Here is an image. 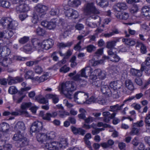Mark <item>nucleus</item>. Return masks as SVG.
Returning a JSON list of instances; mask_svg holds the SVG:
<instances>
[{
  "mask_svg": "<svg viewBox=\"0 0 150 150\" xmlns=\"http://www.w3.org/2000/svg\"><path fill=\"white\" fill-rule=\"evenodd\" d=\"M76 85L74 81H67L61 85V91L65 96L69 99H71L72 92L76 89Z\"/></svg>",
  "mask_w": 150,
  "mask_h": 150,
  "instance_id": "f257e3e1",
  "label": "nucleus"
},
{
  "mask_svg": "<svg viewBox=\"0 0 150 150\" xmlns=\"http://www.w3.org/2000/svg\"><path fill=\"white\" fill-rule=\"evenodd\" d=\"M34 47L38 50L41 49L47 50L52 47L54 44V41L52 39H48L44 40L41 43L40 41L36 38H33L31 40Z\"/></svg>",
  "mask_w": 150,
  "mask_h": 150,
  "instance_id": "f03ea898",
  "label": "nucleus"
},
{
  "mask_svg": "<svg viewBox=\"0 0 150 150\" xmlns=\"http://www.w3.org/2000/svg\"><path fill=\"white\" fill-rule=\"evenodd\" d=\"M56 133L53 131L47 132L46 134L40 133L36 136L37 140L45 145V147L47 149L46 145L50 144L51 141L56 137Z\"/></svg>",
  "mask_w": 150,
  "mask_h": 150,
  "instance_id": "7ed1b4c3",
  "label": "nucleus"
},
{
  "mask_svg": "<svg viewBox=\"0 0 150 150\" xmlns=\"http://www.w3.org/2000/svg\"><path fill=\"white\" fill-rule=\"evenodd\" d=\"M84 11L86 15L92 18L96 19L99 18L96 14L100 13L99 10L96 8L93 3H88L84 6Z\"/></svg>",
  "mask_w": 150,
  "mask_h": 150,
  "instance_id": "20e7f679",
  "label": "nucleus"
},
{
  "mask_svg": "<svg viewBox=\"0 0 150 150\" xmlns=\"http://www.w3.org/2000/svg\"><path fill=\"white\" fill-rule=\"evenodd\" d=\"M67 139L61 138L59 142H53L46 145L48 150H59V148H64L68 145Z\"/></svg>",
  "mask_w": 150,
  "mask_h": 150,
  "instance_id": "39448f33",
  "label": "nucleus"
},
{
  "mask_svg": "<svg viewBox=\"0 0 150 150\" xmlns=\"http://www.w3.org/2000/svg\"><path fill=\"white\" fill-rule=\"evenodd\" d=\"M110 109L109 111L113 112L112 113H111L107 111L104 112L102 113L104 116L103 121L105 122H108L111 119L114 117L116 114L115 112H117L120 110L119 105L117 104L115 105L110 106Z\"/></svg>",
  "mask_w": 150,
  "mask_h": 150,
  "instance_id": "423d86ee",
  "label": "nucleus"
},
{
  "mask_svg": "<svg viewBox=\"0 0 150 150\" xmlns=\"http://www.w3.org/2000/svg\"><path fill=\"white\" fill-rule=\"evenodd\" d=\"M27 0H11L13 4H18L19 5L16 8V10L17 13L26 12L30 10V8L29 5L25 3Z\"/></svg>",
  "mask_w": 150,
  "mask_h": 150,
  "instance_id": "0eeeda50",
  "label": "nucleus"
},
{
  "mask_svg": "<svg viewBox=\"0 0 150 150\" xmlns=\"http://www.w3.org/2000/svg\"><path fill=\"white\" fill-rule=\"evenodd\" d=\"M63 22V19H60L58 20V18H56L51 19L49 22L46 21H42L41 24L42 26L48 29L52 30L54 29L58 24L62 25Z\"/></svg>",
  "mask_w": 150,
  "mask_h": 150,
  "instance_id": "6e6552de",
  "label": "nucleus"
},
{
  "mask_svg": "<svg viewBox=\"0 0 150 150\" xmlns=\"http://www.w3.org/2000/svg\"><path fill=\"white\" fill-rule=\"evenodd\" d=\"M48 9L47 6L40 4H38L34 7L35 13L40 18L44 17Z\"/></svg>",
  "mask_w": 150,
  "mask_h": 150,
  "instance_id": "1a4fd4ad",
  "label": "nucleus"
},
{
  "mask_svg": "<svg viewBox=\"0 0 150 150\" xmlns=\"http://www.w3.org/2000/svg\"><path fill=\"white\" fill-rule=\"evenodd\" d=\"M88 98V94L84 92L78 91L74 94V98L75 101L78 102L79 101L85 103L86 100Z\"/></svg>",
  "mask_w": 150,
  "mask_h": 150,
  "instance_id": "9d476101",
  "label": "nucleus"
},
{
  "mask_svg": "<svg viewBox=\"0 0 150 150\" xmlns=\"http://www.w3.org/2000/svg\"><path fill=\"white\" fill-rule=\"evenodd\" d=\"M64 13L65 16L69 19H76L79 16L77 11L70 8L65 10Z\"/></svg>",
  "mask_w": 150,
  "mask_h": 150,
  "instance_id": "9b49d317",
  "label": "nucleus"
},
{
  "mask_svg": "<svg viewBox=\"0 0 150 150\" xmlns=\"http://www.w3.org/2000/svg\"><path fill=\"white\" fill-rule=\"evenodd\" d=\"M43 128L42 123L38 121L34 122L31 127L30 130L33 132H38L41 131Z\"/></svg>",
  "mask_w": 150,
  "mask_h": 150,
  "instance_id": "f8f14e48",
  "label": "nucleus"
},
{
  "mask_svg": "<svg viewBox=\"0 0 150 150\" xmlns=\"http://www.w3.org/2000/svg\"><path fill=\"white\" fill-rule=\"evenodd\" d=\"M128 7L125 3L121 2L117 4L114 7L113 10L116 13H117L121 12L120 11L123 10H126L127 9Z\"/></svg>",
  "mask_w": 150,
  "mask_h": 150,
  "instance_id": "ddd939ff",
  "label": "nucleus"
},
{
  "mask_svg": "<svg viewBox=\"0 0 150 150\" xmlns=\"http://www.w3.org/2000/svg\"><path fill=\"white\" fill-rule=\"evenodd\" d=\"M12 63L11 58L2 57L0 58V64L4 67H7Z\"/></svg>",
  "mask_w": 150,
  "mask_h": 150,
  "instance_id": "4468645a",
  "label": "nucleus"
},
{
  "mask_svg": "<svg viewBox=\"0 0 150 150\" xmlns=\"http://www.w3.org/2000/svg\"><path fill=\"white\" fill-rule=\"evenodd\" d=\"M94 74H97L99 78L101 79H105L106 76V73L103 70H102L100 69H97L93 71Z\"/></svg>",
  "mask_w": 150,
  "mask_h": 150,
  "instance_id": "2eb2a0df",
  "label": "nucleus"
},
{
  "mask_svg": "<svg viewBox=\"0 0 150 150\" xmlns=\"http://www.w3.org/2000/svg\"><path fill=\"white\" fill-rule=\"evenodd\" d=\"M14 130L16 131L21 132L24 131L25 129V127L24 123L22 121L18 122L15 125Z\"/></svg>",
  "mask_w": 150,
  "mask_h": 150,
  "instance_id": "dca6fc26",
  "label": "nucleus"
},
{
  "mask_svg": "<svg viewBox=\"0 0 150 150\" xmlns=\"http://www.w3.org/2000/svg\"><path fill=\"white\" fill-rule=\"evenodd\" d=\"M10 126L7 123L3 122L0 124V131L5 133H7L9 132Z\"/></svg>",
  "mask_w": 150,
  "mask_h": 150,
  "instance_id": "f3484780",
  "label": "nucleus"
},
{
  "mask_svg": "<svg viewBox=\"0 0 150 150\" xmlns=\"http://www.w3.org/2000/svg\"><path fill=\"white\" fill-rule=\"evenodd\" d=\"M115 16L117 18L123 20H127L129 17L128 13L126 12L117 13H115Z\"/></svg>",
  "mask_w": 150,
  "mask_h": 150,
  "instance_id": "a211bd4d",
  "label": "nucleus"
},
{
  "mask_svg": "<svg viewBox=\"0 0 150 150\" xmlns=\"http://www.w3.org/2000/svg\"><path fill=\"white\" fill-rule=\"evenodd\" d=\"M100 91L103 94H105L108 96L111 95V90H110L107 85H104L101 86Z\"/></svg>",
  "mask_w": 150,
  "mask_h": 150,
  "instance_id": "6ab92c4d",
  "label": "nucleus"
},
{
  "mask_svg": "<svg viewBox=\"0 0 150 150\" xmlns=\"http://www.w3.org/2000/svg\"><path fill=\"white\" fill-rule=\"evenodd\" d=\"M142 13L146 17H150V6H145L143 7Z\"/></svg>",
  "mask_w": 150,
  "mask_h": 150,
  "instance_id": "aec40b11",
  "label": "nucleus"
},
{
  "mask_svg": "<svg viewBox=\"0 0 150 150\" xmlns=\"http://www.w3.org/2000/svg\"><path fill=\"white\" fill-rule=\"evenodd\" d=\"M73 79L77 82L83 83L81 84V85L82 86H83L86 85L87 82L86 81L83 80L80 78V74H77L74 76L73 77Z\"/></svg>",
  "mask_w": 150,
  "mask_h": 150,
  "instance_id": "412c9836",
  "label": "nucleus"
},
{
  "mask_svg": "<svg viewBox=\"0 0 150 150\" xmlns=\"http://www.w3.org/2000/svg\"><path fill=\"white\" fill-rule=\"evenodd\" d=\"M91 69L89 67L83 68L80 71L81 76L82 77L87 78V76L86 75V73H91Z\"/></svg>",
  "mask_w": 150,
  "mask_h": 150,
  "instance_id": "4be33fe9",
  "label": "nucleus"
},
{
  "mask_svg": "<svg viewBox=\"0 0 150 150\" xmlns=\"http://www.w3.org/2000/svg\"><path fill=\"white\" fill-rule=\"evenodd\" d=\"M57 115V112H52L51 113L47 112L45 115L43 117V119L48 121H50L51 120L50 117H55Z\"/></svg>",
  "mask_w": 150,
  "mask_h": 150,
  "instance_id": "5701e85b",
  "label": "nucleus"
},
{
  "mask_svg": "<svg viewBox=\"0 0 150 150\" xmlns=\"http://www.w3.org/2000/svg\"><path fill=\"white\" fill-rule=\"evenodd\" d=\"M11 115L16 116L23 115L27 117L30 116L26 110H19L18 112H11Z\"/></svg>",
  "mask_w": 150,
  "mask_h": 150,
  "instance_id": "b1692460",
  "label": "nucleus"
},
{
  "mask_svg": "<svg viewBox=\"0 0 150 150\" xmlns=\"http://www.w3.org/2000/svg\"><path fill=\"white\" fill-rule=\"evenodd\" d=\"M119 39H117L115 40L108 41L106 43V48L110 49H112L116 45V43L119 42Z\"/></svg>",
  "mask_w": 150,
  "mask_h": 150,
  "instance_id": "393cba45",
  "label": "nucleus"
},
{
  "mask_svg": "<svg viewBox=\"0 0 150 150\" xmlns=\"http://www.w3.org/2000/svg\"><path fill=\"white\" fill-rule=\"evenodd\" d=\"M126 87L129 90L131 91L134 89V86L132 81L129 79L126 80L125 82Z\"/></svg>",
  "mask_w": 150,
  "mask_h": 150,
  "instance_id": "a878e982",
  "label": "nucleus"
},
{
  "mask_svg": "<svg viewBox=\"0 0 150 150\" xmlns=\"http://www.w3.org/2000/svg\"><path fill=\"white\" fill-rule=\"evenodd\" d=\"M71 129L72 131L75 134H79L82 135H83L85 133V131L81 128H76L74 127H71Z\"/></svg>",
  "mask_w": 150,
  "mask_h": 150,
  "instance_id": "bb28decb",
  "label": "nucleus"
},
{
  "mask_svg": "<svg viewBox=\"0 0 150 150\" xmlns=\"http://www.w3.org/2000/svg\"><path fill=\"white\" fill-rule=\"evenodd\" d=\"M68 4L70 6L75 7L80 5L81 2L79 0H69Z\"/></svg>",
  "mask_w": 150,
  "mask_h": 150,
  "instance_id": "cd10ccee",
  "label": "nucleus"
},
{
  "mask_svg": "<svg viewBox=\"0 0 150 150\" xmlns=\"http://www.w3.org/2000/svg\"><path fill=\"white\" fill-rule=\"evenodd\" d=\"M10 21H11V19L10 18H2L1 19V24L3 27L7 26L8 28Z\"/></svg>",
  "mask_w": 150,
  "mask_h": 150,
  "instance_id": "c85d7f7f",
  "label": "nucleus"
},
{
  "mask_svg": "<svg viewBox=\"0 0 150 150\" xmlns=\"http://www.w3.org/2000/svg\"><path fill=\"white\" fill-rule=\"evenodd\" d=\"M142 71L141 69L140 70L132 68L130 70V73L132 75L138 77H140L142 76Z\"/></svg>",
  "mask_w": 150,
  "mask_h": 150,
  "instance_id": "c756f323",
  "label": "nucleus"
},
{
  "mask_svg": "<svg viewBox=\"0 0 150 150\" xmlns=\"http://www.w3.org/2000/svg\"><path fill=\"white\" fill-rule=\"evenodd\" d=\"M149 55L150 56L147 57L144 62H143L142 64L141 69L142 71H143L145 69L146 67L145 65L147 66H150V55Z\"/></svg>",
  "mask_w": 150,
  "mask_h": 150,
  "instance_id": "7c9ffc66",
  "label": "nucleus"
},
{
  "mask_svg": "<svg viewBox=\"0 0 150 150\" xmlns=\"http://www.w3.org/2000/svg\"><path fill=\"white\" fill-rule=\"evenodd\" d=\"M17 133L14 135L13 137V139L15 141H20L23 138L24 136L22 134H21V132L16 131Z\"/></svg>",
  "mask_w": 150,
  "mask_h": 150,
  "instance_id": "2f4dec72",
  "label": "nucleus"
},
{
  "mask_svg": "<svg viewBox=\"0 0 150 150\" xmlns=\"http://www.w3.org/2000/svg\"><path fill=\"white\" fill-rule=\"evenodd\" d=\"M8 28L13 30H15L16 29L18 25V23L15 21H13L11 19Z\"/></svg>",
  "mask_w": 150,
  "mask_h": 150,
  "instance_id": "473e14b6",
  "label": "nucleus"
},
{
  "mask_svg": "<svg viewBox=\"0 0 150 150\" xmlns=\"http://www.w3.org/2000/svg\"><path fill=\"white\" fill-rule=\"evenodd\" d=\"M123 42L128 45L129 46H133L135 44L136 42L135 40L131 38H123L122 40Z\"/></svg>",
  "mask_w": 150,
  "mask_h": 150,
  "instance_id": "72a5a7b5",
  "label": "nucleus"
},
{
  "mask_svg": "<svg viewBox=\"0 0 150 150\" xmlns=\"http://www.w3.org/2000/svg\"><path fill=\"white\" fill-rule=\"evenodd\" d=\"M2 56L6 57L9 55L11 53V50L9 48L6 46L2 47Z\"/></svg>",
  "mask_w": 150,
  "mask_h": 150,
  "instance_id": "f704fd0d",
  "label": "nucleus"
},
{
  "mask_svg": "<svg viewBox=\"0 0 150 150\" xmlns=\"http://www.w3.org/2000/svg\"><path fill=\"white\" fill-rule=\"evenodd\" d=\"M36 100L38 102L42 104H46L48 102V100L41 95L36 96Z\"/></svg>",
  "mask_w": 150,
  "mask_h": 150,
  "instance_id": "c9c22d12",
  "label": "nucleus"
},
{
  "mask_svg": "<svg viewBox=\"0 0 150 150\" xmlns=\"http://www.w3.org/2000/svg\"><path fill=\"white\" fill-rule=\"evenodd\" d=\"M97 4L102 7L108 6V0H96Z\"/></svg>",
  "mask_w": 150,
  "mask_h": 150,
  "instance_id": "e433bc0d",
  "label": "nucleus"
},
{
  "mask_svg": "<svg viewBox=\"0 0 150 150\" xmlns=\"http://www.w3.org/2000/svg\"><path fill=\"white\" fill-rule=\"evenodd\" d=\"M40 57H38L35 60L27 62L26 64V65L28 66H32L33 65L38 64L40 61Z\"/></svg>",
  "mask_w": 150,
  "mask_h": 150,
  "instance_id": "4c0bfd02",
  "label": "nucleus"
},
{
  "mask_svg": "<svg viewBox=\"0 0 150 150\" xmlns=\"http://www.w3.org/2000/svg\"><path fill=\"white\" fill-rule=\"evenodd\" d=\"M114 143V142L111 139L108 140L107 142H104L101 143V145L104 148H108L110 147Z\"/></svg>",
  "mask_w": 150,
  "mask_h": 150,
  "instance_id": "58836bf2",
  "label": "nucleus"
},
{
  "mask_svg": "<svg viewBox=\"0 0 150 150\" xmlns=\"http://www.w3.org/2000/svg\"><path fill=\"white\" fill-rule=\"evenodd\" d=\"M110 86L111 89H120V87L117 81L111 82L110 83Z\"/></svg>",
  "mask_w": 150,
  "mask_h": 150,
  "instance_id": "ea45409f",
  "label": "nucleus"
},
{
  "mask_svg": "<svg viewBox=\"0 0 150 150\" xmlns=\"http://www.w3.org/2000/svg\"><path fill=\"white\" fill-rule=\"evenodd\" d=\"M143 96L142 93H140L136 94L135 96H132L129 97L127 99H126L124 101V103L126 102L127 101H130L134 99V98H136L137 99H139L142 97Z\"/></svg>",
  "mask_w": 150,
  "mask_h": 150,
  "instance_id": "a19ab883",
  "label": "nucleus"
},
{
  "mask_svg": "<svg viewBox=\"0 0 150 150\" xmlns=\"http://www.w3.org/2000/svg\"><path fill=\"white\" fill-rule=\"evenodd\" d=\"M108 59L110 61L116 63L118 62L121 59V58L116 53L114 55L109 57Z\"/></svg>",
  "mask_w": 150,
  "mask_h": 150,
  "instance_id": "79ce46f5",
  "label": "nucleus"
},
{
  "mask_svg": "<svg viewBox=\"0 0 150 150\" xmlns=\"http://www.w3.org/2000/svg\"><path fill=\"white\" fill-rule=\"evenodd\" d=\"M111 95L108 97H112L113 98H117L119 97V93L117 89H111Z\"/></svg>",
  "mask_w": 150,
  "mask_h": 150,
  "instance_id": "37998d69",
  "label": "nucleus"
},
{
  "mask_svg": "<svg viewBox=\"0 0 150 150\" xmlns=\"http://www.w3.org/2000/svg\"><path fill=\"white\" fill-rule=\"evenodd\" d=\"M19 95L18 94L13 96V100L15 102L18 103L21 102L25 97L24 96H22L19 97Z\"/></svg>",
  "mask_w": 150,
  "mask_h": 150,
  "instance_id": "c03bdc74",
  "label": "nucleus"
},
{
  "mask_svg": "<svg viewBox=\"0 0 150 150\" xmlns=\"http://www.w3.org/2000/svg\"><path fill=\"white\" fill-rule=\"evenodd\" d=\"M10 6L9 2L5 0H0V6L4 8H8Z\"/></svg>",
  "mask_w": 150,
  "mask_h": 150,
  "instance_id": "a18cd8bd",
  "label": "nucleus"
},
{
  "mask_svg": "<svg viewBox=\"0 0 150 150\" xmlns=\"http://www.w3.org/2000/svg\"><path fill=\"white\" fill-rule=\"evenodd\" d=\"M38 15L36 13L33 14L31 21L33 23L36 24L39 21Z\"/></svg>",
  "mask_w": 150,
  "mask_h": 150,
  "instance_id": "49530a36",
  "label": "nucleus"
},
{
  "mask_svg": "<svg viewBox=\"0 0 150 150\" xmlns=\"http://www.w3.org/2000/svg\"><path fill=\"white\" fill-rule=\"evenodd\" d=\"M72 42H67L66 43L62 42L59 44V46L60 48H63L66 47H70L73 44Z\"/></svg>",
  "mask_w": 150,
  "mask_h": 150,
  "instance_id": "de8ad7c7",
  "label": "nucleus"
},
{
  "mask_svg": "<svg viewBox=\"0 0 150 150\" xmlns=\"http://www.w3.org/2000/svg\"><path fill=\"white\" fill-rule=\"evenodd\" d=\"M34 76V72L31 70L27 71L25 75V77L26 79H33Z\"/></svg>",
  "mask_w": 150,
  "mask_h": 150,
  "instance_id": "09e8293b",
  "label": "nucleus"
},
{
  "mask_svg": "<svg viewBox=\"0 0 150 150\" xmlns=\"http://www.w3.org/2000/svg\"><path fill=\"white\" fill-rule=\"evenodd\" d=\"M36 33L37 35L40 36H43L46 34L45 31L40 27H38L37 29Z\"/></svg>",
  "mask_w": 150,
  "mask_h": 150,
  "instance_id": "8fccbe9b",
  "label": "nucleus"
},
{
  "mask_svg": "<svg viewBox=\"0 0 150 150\" xmlns=\"http://www.w3.org/2000/svg\"><path fill=\"white\" fill-rule=\"evenodd\" d=\"M139 129L136 127L134 126L133 125V127L130 132V134L131 135H138L139 134Z\"/></svg>",
  "mask_w": 150,
  "mask_h": 150,
  "instance_id": "3c124183",
  "label": "nucleus"
},
{
  "mask_svg": "<svg viewBox=\"0 0 150 150\" xmlns=\"http://www.w3.org/2000/svg\"><path fill=\"white\" fill-rule=\"evenodd\" d=\"M31 103L30 102L28 103H23L21 106V108L22 110H24L28 108L31 106Z\"/></svg>",
  "mask_w": 150,
  "mask_h": 150,
  "instance_id": "603ef678",
  "label": "nucleus"
},
{
  "mask_svg": "<svg viewBox=\"0 0 150 150\" xmlns=\"http://www.w3.org/2000/svg\"><path fill=\"white\" fill-rule=\"evenodd\" d=\"M59 12V9L55 7L51 9L50 12V14L52 16H55L58 15Z\"/></svg>",
  "mask_w": 150,
  "mask_h": 150,
  "instance_id": "864d4df0",
  "label": "nucleus"
},
{
  "mask_svg": "<svg viewBox=\"0 0 150 150\" xmlns=\"http://www.w3.org/2000/svg\"><path fill=\"white\" fill-rule=\"evenodd\" d=\"M16 77H13L11 76H9L7 80L8 81V83L9 85H11L16 83Z\"/></svg>",
  "mask_w": 150,
  "mask_h": 150,
  "instance_id": "5fc2aeb1",
  "label": "nucleus"
},
{
  "mask_svg": "<svg viewBox=\"0 0 150 150\" xmlns=\"http://www.w3.org/2000/svg\"><path fill=\"white\" fill-rule=\"evenodd\" d=\"M108 53V56H104L103 57L105 59H108L109 57H110L114 55L116 53V52H114L113 51L112 49H110L107 51Z\"/></svg>",
  "mask_w": 150,
  "mask_h": 150,
  "instance_id": "6e6d98bb",
  "label": "nucleus"
},
{
  "mask_svg": "<svg viewBox=\"0 0 150 150\" xmlns=\"http://www.w3.org/2000/svg\"><path fill=\"white\" fill-rule=\"evenodd\" d=\"M8 91L10 94H13L16 93L18 92V90L15 86H12L9 88Z\"/></svg>",
  "mask_w": 150,
  "mask_h": 150,
  "instance_id": "4d7b16f0",
  "label": "nucleus"
},
{
  "mask_svg": "<svg viewBox=\"0 0 150 150\" xmlns=\"http://www.w3.org/2000/svg\"><path fill=\"white\" fill-rule=\"evenodd\" d=\"M90 63L91 64V65L92 66H96L99 64H101L103 63V62L102 60L100 61H95L94 59H92L89 61Z\"/></svg>",
  "mask_w": 150,
  "mask_h": 150,
  "instance_id": "13d9d810",
  "label": "nucleus"
},
{
  "mask_svg": "<svg viewBox=\"0 0 150 150\" xmlns=\"http://www.w3.org/2000/svg\"><path fill=\"white\" fill-rule=\"evenodd\" d=\"M29 38L28 37L24 36L21 38L18 41L20 44H23L27 42L29 40Z\"/></svg>",
  "mask_w": 150,
  "mask_h": 150,
  "instance_id": "bf43d9fd",
  "label": "nucleus"
},
{
  "mask_svg": "<svg viewBox=\"0 0 150 150\" xmlns=\"http://www.w3.org/2000/svg\"><path fill=\"white\" fill-rule=\"evenodd\" d=\"M19 142H21L20 143L21 145L22 146H24L28 144L29 141L24 136L23 138Z\"/></svg>",
  "mask_w": 150,
  "mask_h": 150,
  "instance_id": "052dcab7",
  "label": "nucleus"
},
{
  "mask_svg": "<svg viewBox=\"0 0 150 150\" xmlns=\"http://www.w3.org/2000/svg\"><path fill=\"white\" fill-rule=\"evenodd\" d=\"M49 77V74L48 73H45L40 77V82H43L47 79Z\"/></svg>",
  "mask_w": 150,
  "mask_h": 150,
  "instance_id": "680f3d73",
  "label": "nucleus"
},
{
  "mask_svg": "<svg viewBox=\"0 0 150 150\" xmlns=\"http://www.w3.org/2000/svg\"><path fill=\"white\" fill-rule=\"evenodd\" d=\"M21 85L24 87V88H21V91L22 92L28 91L31 89V87H26V83L25 82H23L21 84Z\"/></svg>",
  "mask_w": 150,
  "mask_h": 150,
  "instance_id": "e2e57ef3",
  "label": "nucleus"
},
{
  "mask_svg": "<svg viewBox=\"0 0 150 150\" xmlns=\"http://www.w3.org/2000/svg\"><path fill=\"white\" fill-rule=\"evenodd\" d=\"M32 45H31L30 44H28L26 45L25 46L23 47L24 49L27 51H30L33 48H35L36 49L35 47H34L32 43Z\"/></svg>",
  "mask_w": 150,
  "mask_h": 150,
  "instance_id": "0e129e2a",
  "label": "nucleus"
},
{
  "mask_svg": "<svg viewBox=\"0 0 150 150\" xmlns=\"http://www.w3.org/2000/svg\"><path fill=\"white\" fill-rule=\"evenodd\" d=\"M76 57L75 56H73L72 57L70 60L71 62V66L72 67H75L77 64V63L75 62L76 60Z\"/></svg>",
  "mask_w": 150,
  "mask_h": 150,
  "instance_id": "69168bd1",
  "label": "nucleus"
},
{
  "mask_svg": "<svg viewBox=\"0 0 150 150\" xmlns=\"http://www.w3.org/2000/svg\"><path fill=\"white\" fill-rule=\"evenodd\" d=\"M35 72L38 74H40L43 71V69L42 67L39 66H36L34 68Z\"/></svg>",
  "mask_w": 150,
  "mask_h": 150,
  "instance_id": "338daca9",
  "label": "nucleus"
},
{
  "mask_svg": "<svg viewBox=\"0 0 150 150\" xmlns=\"http://www.w3.org/2000/svg\"><path fill=\"white\" fill-rule=\"evenodd\" d=\"M5 150H13L12 145L10 144H6L3 146Z\"/></svg>",
  "mask_w": 150,
  "mask_h": 150,
  "instance_id": "774afa93",
  "label": "nucleus"
}]
</instances>
